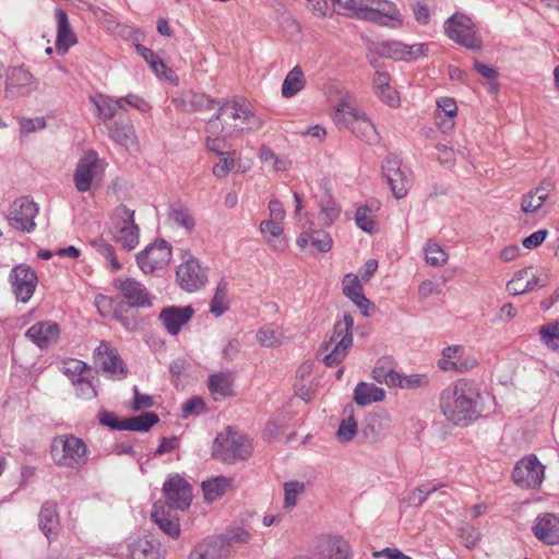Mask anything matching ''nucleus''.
Masks as SVG:
<instances>
[{
    "instance_id": "f257e3e1",
    "label": "nucleus",
    "mask_w": 559,
    "mask_h": 559,
    "mask_svg": "<svg viewBox=\"0 0 559 559\" xmlns=\"http://www.w3.org/2000/svg\"><path fill=\"white\" fill-rule=\"evenodd\" d=\"M440 409L447 420L455 426L467 427L484 411V401L477 383L460 379L445 388L440 395Z\"/></svg>"
},
{
    "instance_id": "f03ea898",
    "label": "nucleus",
    "mask_w": 559,
    "mask_h": 559,
    "mask_svg": "<svg viewBox=\"0 0 559 559\" xmlns=\"http://www.w3.org/2000/svg\"><path fill=\"white\" fill-rule=\"evenodd\" d=\"M217 112L206 122L205 132L238 139L246 131L259 130L262 121L252 110L235 100L217 102Z\"/></svg>"
},
{
    "instance_id": "7ed1b4c3",
    "label": "nucleus",
    "mask_w": 559,
    "mask_h": 559,
    "mask_svg": "<svg viewBox=\"0 0 559 559\" xmlns=\"http://www.w3.org/2000/svg\"><path fill=\"white\" fill-rule=\"evenodd\" d=\"M353 328L354 319L349 313H344L343 318L334 323L331 336L319 349L328 367L337 366L347 356L353 345Z\"/></svg>"
},
{
    "instance_id": "20e7f679",
    "label": "nucleus",
    "mask_w": 559,
    "mask_h": 559,
    "mask_svg": "<svg viewBox=\"0 0 559 559\" xmlns=\"http://www.w3.org/2000/svg\"><path fill=\"white\" fill-rule=\"evenodd\" d=\"M50 454L55 464L64 468L79 469L87 462L85 442L73 435L53 438Z\"/></svg>"
},
{
    "instance_id": "39448f33",
    "label": "nucleus",
    "mask_w": 559,
    "mask_h": 559,
    "mask_svg": "<svg viewBox=\"0 0 559 559\" xmlns=\"http://www.w3.org/2000/svg\"><path fill=\"white\" fill-rule=\"evenodd\" d=\"M333 120L340 127L349 129L360 140L372 144L378 142V133L373 123L364 112L342 99L333 114Z\"/></svg>"
},
{
    "instance_id": "423d86ee",
    "label": "nucleus",
    "mask_w": 559,
    "mask_h": 559,
    "mask_svg": "<svg viewBox=\"0 0 559 559\" xmlns=\"http://www.w3.org/2000/svg\"><path fill=\"white\" fill-rule=\"evenodd\" d=\"M110 233L123 249L131 251L139 245L140 228L134 222V211L120 204L110 217Z\"/></svg>"
},
{
    "instance_id": "0eeeda50",
    "label": "nucleus",
    "mask_w": 559,
    "mask_h": 559,
    "mask_svg": "<svg viewBox=\"0 0 559 559\" xmlns=\"http://www.w3.org/2000/svg\"><path fill=\"white\" fill-rule=\"evenodd\" d=\"M213 453L227 463L246 460L251 454V442L247 436L228 428L226 435L215 438Z\"/></svg>"
},
{
    "instance_id": "6e6552de",
    "label": "nucleus",
    "mask_w": 559,
    "mask_h": 559,
    "mask_svg": "<svg viewBox=\"0 0 559 559\" xmlns=\"http://www.w3.org/2000/svg\"><path fill=\"white\" fill-rule=\"evenodd\" d=\"M183 261L176 269V283L188 293H193L205 286L207 283V271L200 260L185 252Z\"/></svg>"
},
{
    "instance_id": "1a4fd4ad",
    "label": "nucleus",
    "mask_w": 559,
    "mask_h": 559,
    "mask_svg": "<svg viewBox=\"0 0 559 559\" xmlns=\"http://www.w3.org/2000/svg\"><path fill=\"white\" fill-rule=\"evenodd\" d=\"M171 260V246L164 239L155 240L136 254V263L145 274L157 275Z\"/></svg>"
},
{
    "instance_id": "9d476101",
    "label": "nucleus",
    "mask_w": 559,
    "mask_h": 559,
    "mask_svg": "<svg viewBox=\"0 0 559 559\" xmlns=\"http://www.w3.org/2000/svg\"><path fill=\"white\" fill-rule=\"evenodd\" d=\"M444 31L453 41L467 49H479L481 46L480 39L476 36L475 25L464 14L455 13L448 19L444 23Z\"/></svg>"
},
{
    "instance_id": "9b49d317",
    "label": "nucleus",
    "mask_w": 559,
    "mask_h": 559,
    "mask_svg": "<svg viewBox=\"0 0 559 559\" xmlns=\"http://www.w3.org/2000/svg\"><path fill=\"white\" fill-rule=\"evenodd\" d=\"M114 287L118 290L123 302L129 308H151L153 306V296L141 282L132 278H116Z\"/></svg>"
},
{
    "instance_id": "f8f14e48",
    "label": "nucleus",
    "mask_w": 559,
    "mask_h": 559,
    "mask_svg": "<svg viewBox=\"0 0 559 559\" xmlns=\"http://www.w3.org/2000/svg\"><path fill=\"white\" fill-rule=\"evenodd\" d=\"M9 283L16 300L23 304L29 301L37 287L36 272L27 264H17L9 274Z\"/></svg>"
},
{
    "instance_id": "ddd939ff",
    "label": "nucleus",
    "mask_w": 559,
    "mask_h": 559,
    "mask_svg": "<svg viewBox=\"0 0 559 559\" xmlns=\"http://www.w3.org/2000/svg\"><path fill=\"white\" fill-rule=\"evenodd\" d=\"M37 213V204L28 198L24 197L15 200L11 204L8 219L13 228L25 233H31L36 227L34 219Z\"/></svg>"
},
{
    "instance_id": "4468645a",
    "label": "nucleus",
    "mask_w": 559,
    "mask_h": 559,
    "mask_svg": "<svg viewBox=\"0 0 559 559\" xmlns=\"http://www.w3.org/2000/svg\"><path fill=\"white\" fill-rule=\"evenodd\" d=\"M512 477L522 488H536L543 481L544 466L535 455H528L516 463Z\"/></svg>"
},
{
    "instance_id": "2eb2a0df",
    "label": "nucleus",
    "mask_w": 559,
    "mask_h": 559,
    "mask_svg": "<svg viewBox=\"0 0 559 559\" xmlns=\"http://www.w3.org/2000/svg\"><path fill=\"white\" fill-rule=\"evenodd\" d=\"M163 492L170 509L186 510L190 507L192 501L191 486L179 475H174L165 481Z\"/></svg>"
},
{
    "instance_id": "dca6fc26",
    "label": "nucleus",
    "mask_w": 559,
    "mask_h": 559,
    "mask_svg": "<svg viewBox=\"0 0 559 559\" xmlns=\"http://www.w3.org/2000/svg\"><path fill=\"white\" fill-rule=\"evenodd\" d=\"M100 170V162L95 152L86 153L76 164L73 182L79 192L91 190L94 178Z\"/></svg>"
},
{
    "instance_id": "f3484780",
    "label": "nucleus",
    "mask_w": 559,
    "mask_h": 559,
    "mask_svg": "<svg viewBox=\"0 0 559 559\" xmlns=\"http://www.w3.org/2000/svg\"><path fill=\"white\" fill-rule=\"evenodd\" d=\"M95 362L100 366V368L110 373L114 378L118 380H122L128 374V369L118 355V353L110 347V345L106 342H102L94 350Z\"/></svg>"
},
{
    "instance_id": "a211bd4d",
    "label": "nucleus",
    "mask_w": 559,
    "mask_h": 559,
    "mask_svg": "<svg viewBox=\"0 0 559 559\" xmlns=\"http://www.w3.org/2000/svg\"><path fill=\"white\" fill-rule=\"evenodd\" d=\"M109 139L123 146L128 151L136 152L139 141L132 121L129 118L119 117L112 122L106 123Z\"/></svg>"
},
{
    "instance_id": "6ab92c4d",
    "label": "nucleus",
    "mask_w": 559,
    "mask_h": 559,
    "mask_svg": "<svg viewBox=\"0 0 559 559\" xmlns=\"http://www.w3.org/2000/svg\"><path fill=\"white\" fill-rule=\"evenodd\" d=\"M317 559H352L350 546L341 536H322L314 550Z\"/></svg>"
},
{
    "instance_id": "aec40b11",
    "label": "nucleus",
    "mask_w": 559,
    "mask_h": 559,
    "mask_svg": "<svg viewBox=\"0 0 559 559\" xmlns=\"http://www.w3.org/2000/svg\"><path fill=\"white\" fill-rule=\"evenodd\" d=\"M477 365L476 358L473 356H465L464 348L461 346H449L442 350V358L439 359L438 366L440 369L457 372H466Z\"/></svg>"
},
{
    "instance_id": "412c9836",
    "label": "nucleus",
    "mask_w": 559,
    "mask_h": 559,
    "mask_svg": "<svg viewBox=\"0 0 559 559\" xmlns=\"http://www.w3.org/2000/svg\"><path fill=\"white\" fill-rule=\"evenodd\" d=\"M25 335L40 349H44L57 343L60 335V328L56 322L39 321L28 328Z\"/></svg>"
},
{
    "instance_id": "4be33fe9",
    "label": "nucleus",
    "mask_w": 559,
    "mask_h": 559,
    "mask_svg": "<svg viewBox=\"0 0 559 559\" xmlns=\"http://www.w3.org/2000/svg\"><path fill=\"white\" fill-rule=\"evenodd\" d=\"M383 174L396 199H402L407 193L408 178L401 169L400 160L395 157H388L382 165Z\"/></svg>"
},
{
    "instance_id": "5701e85b",
    "label": "nucleus",
    "mask_w": 559,
    "mask_h": 559,
    "mask_svg": "<svg viewBox=\"0 0 559 559\" xmlns=\"http://www.w3.org/2000/svg\"><path fill=\"white\" fill-rule=\"evenodd\" d=\"M194 310L191 306L186 307H167L159 313V320L171 335H177L181 328L186 325L192 318Z\"/></svg>"
},
{
    "instance_id": "b1692460",
    "label": "nucleus",
    "mask_w": 559,
    "mask_h": 559,
    "mask_svg": "<svg viewBox=\"0 0 559 559\" xmlns=\"http://www.w3.org/2000/svg\"><path fill=\"white\" fill-rule=\"evenodd\" d=\"M37 81L22 67L13 68L8 75L7 93L10 95H28L37 88Z\"/></svg>"
},
{
    "instance_id": "393cba45",
    "label": "nucleus",
    "mask_w": 559,
    "mask_h": 559,
    "mask_svg": "<svg viewBox=\"0 0 559 559\" xmlns=\"http://www.w3.org/2000/svg\"><path fill=\"white\" fill-rule=\"evenodd\" d=\"M55 14L58 24L56 50L59 55H66L78 43V37L70 25L67 12L63 9H57Z\"/></svg>"
},
{
    "instance_id": "a878e982",
    "label": "nucleus",
    "mask_w": 559,
    "mask_h": 559,
    "mask_svg": "<svg viewBox=\"0 0 559 559\" xmlns=\"http://www.w3.org/2000/svg\"><path fill=\"white\" fill-rule=\"evenodd\" d=\"M533 533L548 545L559 544V516L552 513L540 514L535 521Z\"/></svg>"
},
{
    "instance_id": "bb28decb",
    "label": "nucleus",
    "mask_w": 559,
    "mask_h": 559,
    "mask_svg": "<svg viewBox=\"0 0 559 559\" xmlns=\"http://www.w3.org/2000/svg\"><path fill=\"white\" fill-rule=\"evenodd\" d=\"M90 102L96 109V116L98 119L106 123L111 122L117 115L118 109L126 110L123 106V99H114L104 94H97L90 97Z\"/></svg>"
},
{
    "instance_id": "cd10ccee",
    "label": "nucleus",
    "mask_w": 559,
    "mask_h": 559,
    "mask_svg": "<svg viewBox=\"0 0 559 559\" xmlns=\"http://www.w3.org/2000/svg\"><path fill=\"white\" fill-rule=\"evenodd\" d=\"M322 194L318 200L320 207L319 221L322 226H331L341 215V206L331 194L326 183H321Z\"/></svg>"
},
{
    "instance_id": "c85d7f7f",
    "label": "nucleus",
    "mask_w": 559,
    "mask_h": 559,
    "mask_svg": "<svg viewBox=\"0 0 559 559\" xmlns=\"http://www.w3.org/2000/svg\"><path fill=\"white\" fill-rule=\"evenodd\" d=\"M235 381V373L231 371H224L213 373L209 377L207 388L215 401L224 400L234 395L233 384Z\"/></svg>"
},
{
    "instance_id": "c756f323",
    "label": "nucleus",
    "mask_w": 559,
    "mask_h": 559,
    "mask_svg": "<svg viewBox=\"0 0 559 559\" xmlns=\"http://www.w3.org/2000/svg\"><path fill=\"white\" fill-rule=\"evenodd\" d=\"M309 243L319 252H328L332 248V238L322 229L313 230L311 227L302 226V231L297 238V245L305 249Z\"/></svg>"
},
{
    "instance_id": "7c9ffc66",
    "label": "nucleus",
    "mask_w": 559,
    "mask_h": 559,
    "mask_svg": "<svg viewBox=\"0 0 559 559\" xmlns=\"http://www.w3.org/2000/svg\"><path fill=\"white\" fill-rule=\"evenodd\" d=\"M177 107L186 112H195L213 108L217 105L216 99L209 97L203 93L187 92L180 98L174 99Z\"/></svg>"
},
{
    "instance_id": "2f4dec72",
    "label": "nucleus",
    "mask_w": 559,
    "mask_h": 559,
    "mask_svg": "<svg viewBox=\"0 0 559 559\" xmlns=\"http://www.w3.org/2000/svg\"><path fill=\"white\" fill-rule=\"evenodd\" d=\"M152 520L168 536L176 538L180 535L178 519L171 514L170 510H166L165 506L159 501L154 503Z\"/></svg>"
},
{
    "instance_id": "473e14b6",
    "label": "nucleus",
    "mask_w": 559,
    "mask_h": 559,
    "mask_svg": "<svg viewBox=\"0 0 559 559\" xmlns=\"http://www.w3.org/2000/svg\"><path fill=\"white\" fill-rule=\"evenodd\" d=\"M368 11L367 21L376 24H383V17L400 21L402 16L395 3L389 0H370Z\"/></svg>"
},
{
    "instance_id": "72a5a7b5",
    "label": "nucleus",
    "mask_w": 559,
    "mask_h": 559,
    "mask_svg": "<svg viewBox=\"0 0 559 559\" xmlns=\"http://www.w3.org/2000/svg\"><path fill=\"white\" fill-rule=\"evenodd\" d=\"M164 552L156 540L138 539L129 545V555L132 559H162Z\"/></svg>"
},
{
    "instance_id": "f704fd0d",
    "label": "nucleus",
    "mask_w": 559,
    "mask_h": 559,
    "mask_svg": "<svg viewBox=\"0 0 559 559\" xmlns=\"http://www.w3.org/2000/svg\"><path fill=\"white\" fill-rule=\"evenodd\" d=\"M38 525L48 539H50L51 535L56 534L59 527V514L56 502L46 501L41 506L38 514Z\"/></svg>"
},
{
    "instance_id": "c9c22d12",
    "label": "nucleus",
    "mask_w": 559,
    "mask_h": 559,
    "mask_svg": "<svg viewBox=\"0 0 559 559\" xmlns=\"http://www.w3.org/2000/svg\"><path fill=\"white\" fill-rule=\"evenodd\" d=\"M549 197V187L542 183L535 189L523 195L521 201V210L525 214L537 212Z\"/></svg>"
},
{
    "instance_id": "e433bc0d",
    "label": "nucleus",
    "mask_w": 559,
    "mask_h": 559,
    "mask_svg": "<svg viewBox=\"0 0 559 559\" xmlns=\"http://www.w3.org/2000/svg\"><path fill=\"white\" fill-rule=\"evenodd\" d=\"M260 230L263 234V236L266 238L267 242L278 251H282L286 248L287 242L284 237H282L283 234V226L282 222L276 219H267L263 221L260 224Z\"/></svg>"
},
{
    "instance_id": "4c0bfd02",
    "label": "nucleus",
    "mask_w": 559,
    "mask_h": 559,
    "mask_svg": "<svg viewBox=\"0 0 559 559\" xmlns=\"http://www.w3.org/2000/svg\"><path fill=\"white\" fill-rule=\"evenodd\" d=\"M383 389L371 383L360 382L354 391V400L360 406L369 405L373 402H380L384 399Z\"/></svg>"
},
{
    "instance_id": "58836bf2",
    "label": "nucleus",
    "mask_w": 559,
    "mask_h": 559,
    "mask_svg": "<svg viewBox=\"0 0 559 559\" xmlns=\"http://www.w3.org/2000/svg\"><path fill=\"white\" fill-rule=\"evenodd\" d=\"M231 488V479L217 476L213 479L202 483V490L204 499L207 502H213L223 497Z\"/></svg>"
},
{
    "instance_id": "ea45409f",
    "label": "nucleus",
    "mask_w": 559,
    "mask_h": 559,
    "mask_svg": "<svg viewBox=\"0 0 559 559\" xmlns=\"http://www.w3.org/2000/svg\"><path fill=\"white\" fill-rule=\"evenodd\" d=\"M372 51L379 57L405 61L406 44L397 40H386L373 44Z\"/></svg>"
},
{
    "instance_id": "a19ab883",
    "label": "nucleus",
    "mask_w": 559,
    "mask_h": 559,
    "mask_svg": "<svg viewBox=\"0 0 559 559\" xmlns=\"http://www.w3.org/2000/svg\"><path fill=\"white\" fill-rule=\"evenodd\" d=\"M159 420L155 413H144L139 416L121 419L122 430L148 431Z\"/></svg>"
},
{
    "instance_id": "79ce46f5",
    "label": "nucleus",
    "mask_w": 559,
    "mask_h": 559,
    "mask_svg": "<svg viewBox=\"0 0 559 559\" xmlns=\"http://www.w3.org/2000/svg\"><path fill=\"white\" fill-rule=\"evenodd\" d=\"M304 86V73L301 69L298 66H296L288 72V74L284 79L282 85V95L285 98H290L295 96L299 91H301Z\"/></svg>"
},
{
    "instance_id": "37998d69",
    "label": "nucleus",
    "mask_w": 559,
    "mask_h": 559,
    "mask_svg": "<svg viewBox=\"0 0 559 559\" xmlns=\"http://www.w3.org/2000/svg\"><path fill=\"white\" fill-rule=\"evenodd\" d=\"M334 3L346 11V14L352 17L367 21L368 7L370 0H333Z\"/></svg>"
},
{
    "instance_id": "c03bdc74",
    "label": "nucleus",
    "mask_w": 559,
    "mask_h": 559,
    "mask_svg": "<svg viewBox=\"0 0 559 559\" xmlns=\"http://www.w3.org/2000/svg\"><path fill=\"white\" fill-rule=\"evenodd\" d=\"M257 338L262 346L275 347L282 344L284 333L280 326L267 324L258 331Z\"/></svg>"
},
{
    "instance_id": "a18cd8bd",
    "label": "nucleus",
    "mask_w": 559,
    "mask_h": 559,
    "mask_svg": "<svg viewBox=\"0 0 559 559\" xmlns=\"http://www.w3.org/2000/svg\"><path fill=\"white\" fill-rule=\"evenodd\" d=\"M347 282H344L343 293L349 298L356 306H361L360 304L366 305L368 302V298L364 295L362 286L357 276L347 275Z\"/></svg>"
},
{
    "instance_id": "49530a36",
    "label": "nucleus",
    "mask_w": 559,
    "mask_h": 559,
    "mask_svg": "<svg viewBox=\"0 0 559 559\" xmlns=\"http://www.w3.org/2000/svg\"><path fill=\"white\" fill-rule=\"evenodd\" d=\"M228 308L227 284L221 281L211 301V313L215 317H219L226 312Z\"/></svg>"
},
{
    "instance_id": "de8ad7c7",
    "label": "nucleus",
    "mask_w": 559,
    "mask_h": 559,
    "mask_svg": "<svg viewBox=\"0 0 559 559\" xmlns=\"http://www.w3.org/2000/svg\"><path fill=\"white\" fill-rule=\"evenodd\" d=\"M540 341L551 350H559V322L544 324L538 331Z\"/></svg>"
},
{
    "instance_id": "09e8293b",
    "label": "nucleus",
    "mask_w": 559,
    "mask_h": 559,
    "mask_svg": "<svg viewBox=\"0 0 559 559\" xmlns=\"http://www.w3.org/2000/svg\"><path fill=\"white\" fill-rule=\"evenodd\" d=\"M425 260L431 266H441L448 261V253L440 245L428 240L425 246Z\"/></svg>"
},
{
    "instance_id": "8fccbe9b",
    "label": "nucleus",
    "mask_w": 559,
    "mask_h": 559,
    "mask_svg": "<svg viewBox=\"0 0 559 559\" xmlns=\"http://www.w3.org/2000/svg\"><path fill=\"white\" fill-rule=\"evenodd\" d=\"M169 218L173 223L185 228L187 231H191L195 226L193 216L186 207H174L169 214Z\"/></svg>"
},
{
    "instance_id": "3c124183",
    "label": "nucleus",
    "mask_w": 559,
    "mask_h": 559,
    "mask_svg": "<svg viewBox=\"0 0 559 559\" xmlns=\"http://www.w3.org/2000/svg\"><path fill=\"white\" fill-rule=\"evenodd\" d=\"M129 307L123 302H118L114 309V318L121 323V325L128 331H134L139 326L138 319L129 314Z\"/></svg>"
},
{
    "instance_id": "603ef678",
    "label": "nucleus",
    "mask_w": 559,
    "mask_h": 559,
    "mask_svg": "<svg viewBox=\"0 0 559 559\" xmlns=\"http://www.w3.org/2000/svg\"><path fill=\"white\" fill-rule=\"evenodd\" d=\"M94 246H95L96 251L102 257H104V259L108 262V266L110 267L111 271L117 272L121 269V264L117 260L115 249L110 243H108L104 240H98L94 243Z\"/></svg>"
},
{
    "instance_id": "864d4df0",
    "label": "nucleus",
    "mask_w": 559,
    "mask_h": 559,
    "mask_svg": "<svg viewBox=\"0 0 559 559\" xmlns=\"http://www.w3.org/2000/svg\"><path fill=\"white\" fill-rule=\"evenodd\" d=\"M87 365L79 359L70 358L62 364V372L74 383L78 378H84Z\"/></svg>"
},
{
    "instance_id": "5fc2aeb1",
    "label": "nucleus",
    "mask_w": 559,
    "mask_h": 559,
    "mask_svg": "<svg viewBox=\"0 0 559 559\" xmlns=\"http://www.w3.org/2000/svg\"><path fill=\"white\" fill-rule=\"evenodd\" d=\"M356 433L357 421L355 420L354 416L350 415L341 421L336 430V438L340 442H348L354 438Z\"/></svg>"
},
{
    "instance_id": "6e6d98bb",
    "label": "nucleus",
    "mask_w": 559,
    "mask_h": 559,
    "mask_svg": "<svg viewBox=\"0 0 559 559\" xmlns=\"http://www.w3.org/2000/svg\"><path fill=\"white\" fill-rule=\"evenodd\" d=\"M530 276V269H522L515 273L513 278L508 282L507 290L511 295H522L527 293V285H525V277Z\"/></svg>"
},
{
    "instance_id": "4d7b16f0",
    "label": "nucleus",
    "mask_w": 559,
    "mask_h": 559,
    "mask_svg": "<svg viewBox=\"0 0 559 559\" xmlns=\"http://www.w3.org/2000/svg\"><path fill=\"white\" fill-rule=\"evenodd\" d=\"M305 484L299 481H287L284 484L285 508L292 509L297 503V496L305 491Z\"/></svg>"
},
{
    "instance_id": "13d9d810",
    "label": "nucleus",
    "mask_w": 559,
    "mask_h": 559,
    "mask_svg": "<svg viewBox=\"0 0 559 559\" xmlns=\"http://www.w3.org/2000/svg\"><path fill=\"white\" fill-rule=\"evenodd\" d=\"M73 384L75 386L76 396L79 399L88 401V400L96 397L97 391H96L95 386L85 377L78 378L76 380H74Z\"/></svg>"
},
{
    "instance_id": "bf43d9fd",
    "label": "nucleus",
    "mask_w": 559,
    "mask_h": 559,
    "mask_svg": "<svg viewBox=\"0 0 559 559\" xmlns=\"http://www.w3.org/2000/svg\"><path fill=\"white\" fill-rule=\"evenodd\" d=\"M460 532V538L464 543L466 548H473L476 546L478 540L480 539V533L477 528L474 526L464 523L459 528Z\"/></svg>"
},
{
    "instance_id": "052dcab7",
    "label": "nucleus",
    "mask_w": 559,
    "mask_h": 559,
    "mask_svg": "<svg viewBox=\"0 0 559 559\" xmlns=\"http://www.w3.org/2000/svg\"><path fill=\"white\" fill-rule=\"evenodd\" d=\"M474 70L481 76L490 81L489 85L491 92L496 93L498 91V84L496 82L498 79V72L495 68L487 66L480 61H475Z\"/></svg>"
},
{
    "instance_id": "680f3d73",
    "label": "nucleus",
    "mask_w": 559,
    "mask_h": 559,
    "mask_svg": "<svg viewBox=\"0 0 559 559\" xmlns=\"http://www.w3.org/2000/svg\"><path fill=\"white\" fill-rule=\"evenodd\" d=\"M209 135L205 139V147L209 152L215 153L217 155H224L225 150L227 148V141L233 138H223L222 135Z\"/></svg>"
},
{
    "instance_id": "e2e57ef3",
    "label": "nucleus",
    "mask_w": 559,
    "mask_h": 559,
    "mask_svg": "<svg viewBox=\"0 0 559 559\" xmlns=\"http://www.w3.org/2000/svg\"><path fill=\"white\" fill-rule=\"evenodd\" d=\"M370 210L367 206H361L357 209L355 221L357 226L367 233H372L374 230V222L369 215Z\"/></svg>"
},
{
    "instance_id": "0e129e2a",
    "label": "nucleus",
    "mask_w": 559,
    "mask_h": 559,
    "mask_svg": "<svg viewBox=\"0 0 559 559\" xmlns=\"http://www.w3.org/2000/svg\"><path fill=\"white\" fill-rule=\"evenodd\" d=\"M204 401L201 397H191L187 400L182 405V416L187 418L190 415L199 414L204 408Z\"/></svg>"
},
{
    "instance_id": "69168bd1",
    "label": "nucleus",
    "mask_w": 559,
    "mask_h": 559,
    "mask_svg": "<svg viewBox=\"0 0 559 559\" xmlns=\"http://www.w3.org/2000/svg\"><path fill=\"white\" fill-rule=\"evenodd\" d=\"M429 44L419 43L414 45H406L405 61H413L419 57H424L429 51Z\"/></svg>"
},
{
    "instance_id": "338daca9",
    "label": "nucleus",
    "mask_w": 559,
    "mask_h": 559,
    "mask_svg": "<svg viewBox=\"0 0 559 559\" xmlns=\"http://www.w3.org/2000/svg\"><path fill=\"white\" fill-rule=\"evenodd\" d=\"M189 559H217L215 545H200L189 556Z\"/></svg>"
},
{
    "instance_id": "774afa93",
    "label": "nucleus",
    "mask_w": 559,
    "mask_h": 559,
    "mask_svg": "<svg viewBox=\"0 0 559 559\" xmlns=\"http://www.w3.org/2000/svg\"><path fill=\"white\" fill-rule=\"evenodd\" d=\"M377 96L385 104H388L390 107H397L400 105V96L399 93L390 86L384 90H379V92L376 93Z\"/></svg>"
}]
</instances>
